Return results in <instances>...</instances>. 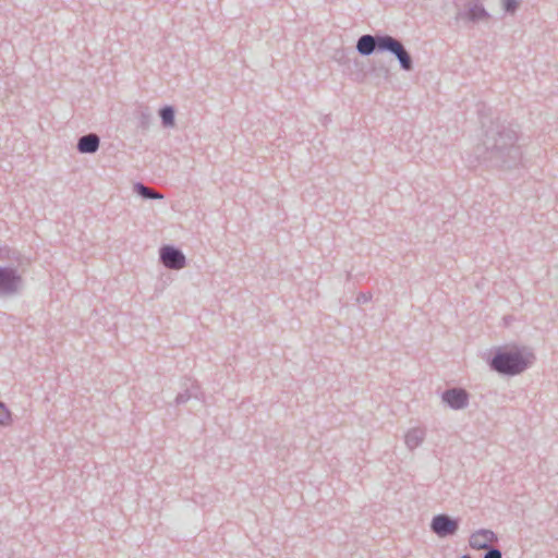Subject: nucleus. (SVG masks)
I'll return each instance as SVG.
<instances>
[{"mask_svg":"<svg viewBox=\"0 0 558 558\" xmlns=\"http://www.w3.org/2000/svg\"><path fill=\"white\" fill-rule=\"evenodd\" d=\"M21 286L22 277L15 268L0 266V295H14Z\"/></svg>","mask_w":558,"mask_h":558,"instance_id":"obj_6","label":"nucleus"},{"mask_svg":"<svg viewBox=\"0 0 558 558\" xmlns=\"http://www.w3.org/2000/svg\"><path fill=\"white\" fill-rule=\"evenodd\" d=\"M490 17H492L490 13L478 1L470 2L466 10L459 12L457 15L458 21H466V22H472V23L487 21Z\"/></svg>","mask_w":558,"mask_h":558,"instance_id":"obj_8","label":"nucleus"},{"mask_svg":"<svg viewBox=\"0 0 558 558\" xmlns=\"http://www.w3.org/2000/svg\"><path fill=\"white\" fill-rule=\"evenodd\" d=\"M460 522V518H453L447 513H438L433 517L429 527L439 538H445L457 534Z\"/></svg>","mask_w":558,"mask_h":558,"instance_id":"obj_4","label":"nucleus"},{"mask_svg":"<svg viewBox=\"0 0 558 558\" xmlns=\"http://www.w3.org/2000/svg\"><path fill=\"white\" fill-rule=\"evenodd\" d=\"M161 264L172 270H180L186 265V257L183 252L173 245H163L159 250Z\"/></svg>","mask_w":558,"mask_h":558,"instance_id":"obj_7","label":"nucleus"},{"mask_svg":"<svg viewBox=\"0 0 558 558\" xmlns=\"http://www.w3.org/2000/svg\"><path fill=\"white\" fill-rule=\"evenodd\" d=\"M484 550L483 558H502L501 550L496 546H490Z\"/></svg>","mask_w":558,"mask_h":558,"instance_id":"obj_18","label":"nucleus"},{"mask_svg":"<svg viewBox=\"0 0 558 558\" xmlns=\"http://www.w3.org/2000/svg\"><path fill=\"white\" fill-rule=\"evenodd\" d=\"M404 441H405L407 447L410 450H414L415 448H417L418 447V429L417 428L410 429L404 436Z\"/></svg>","mask_w":558,"mask_h":558,"instance_id":"obj_15","label":"nucleus"},{"mask_svg":"<svg viewBox=\"0 0 558 558\" xmlns=\"http://www.w3.org/2000/svg\"><path fill=\"white\" fill-rule=\"evenodd\" d=\"M134 191L145 199H162L163 195L148 186H146L142 182H137L134 184Z\"/></svg>","mask_w":558,"mask_h":558,"instance_id":"obj_14","label":"nucleus"},{"mask_svg":"<svg viewBox=\"0 0 558 558\" xmlns=\"http://www.w3.org/2000/svg\"><path fill=\"white\" fill-rule=\"evenodd\" d=\"M460 558H473V557L471 555H469V554H464Z\"/></svg>","mask_w":558,"mask_h":558,"instance_id":"obj_20","label":"nucleus"},{"mask_svg":"<svg viewBox=\"0 0 558 558\" xmlns=\"http://www.w3.org/2000/svg\"><path fill=\"white\" fill-rule=\"evenodd\" d=\"M184 391L178 393L175 397V404L181 405L186 403L191 399H202L203 393L201 391V388L195 380H192L190 378H186L183 383Z\"/></svg>","mask_w":558,"mask_h":558,"instance_id":"obj_10","label":"nucleus"},{"mask_svg":"<svg viewBox=\"0 0 558 558\" xmlns=\"http://www.w3.org/2000/svg\"><path fill=\"white\" fill-rule=\"evenodd\" d=\"M420 441L422 442L423 441V433L421 432V438H420Z\"/></svg>","mask_w":558,"mask_h":558,"instance_id":"obj_21","label":"nucleus"},{"mask_svg":"<svg viewBox=\"0 0 558 558\" xmlns=\"http://www.w3.org/2000/svg\"><path fill=\"white\" fill-rule=\"evenodd\" d=\"M372 300V294L366 292H360L356 296L357 303H367Z\"/></svg>","mask_w":558,"mask_h":558,"instance_id":"obj_19","label":"nucleus"},{"mask_svg":"<svg viewBox=\"0 0 558 558\" xmlns=\"http://www.w3.org/2000/svg\"><path fill=\"white\" fill-rule=\"evenodd\" d=\"M535 359L529 348L513 344L493 348L487 354L486 362L492 371L512 377L526 371Z\"/></svg>","mask_w":558,"mask_h":558,"instance_id":"obj_2","label":"nucleus"},{"mask_svg":"<svg viewBox=\"0 0 558 558\" xmlns=\"http://www.w3.org/2000/svg\"><path fill=\"white\" fill-rule=\"evenodd\" d=\"M12 414L8 407L0 401V426H9L12 424Z\"/></svg>","mask_w":558,"mask_h":558,"instance_id":"obj_16","label":"nucleus"},{"mask_svg":"<svg viewBox=\"0 0 558 558\" xmlns=\"http://www.w3.org/2000/svg\"><path fill=\"white\" fill-rule=\"evenodd\" d=\"M486 105L478 104L481 134L477 150L480 158L489 167L498 169L515 168L523 158L519 141L521 129L519 124L486 114Z\"/></svg>","mask_w":558,"mask_h":558,"instance_id":"obj_1","label":"nucleus"},{"mask_svg":"<svg viewBox=\"0 0 558 558\" xmlns=\"http://www.w3.org/2000/svg\"><path fill=\"white\" fill-rule=\"evenodd\" d=\"M100 146V137L96 133H88L78 138L76 149L81 154H95Z\"/></svg>","mask_w":558,"mask_h":558,"instance_id":"obj_11","label":"nucleus"},{"mask_svg":"<svg viewBox=\"0 0 558 558\" xmlns=\"http://www.w3.org/2000/svg\"><path fill=\"white\" fill-rule=\"evenodd\" d=\"M137 128L147 131L153 123V114L147 106H140L136 109Z\"/></svg>","mask_w":558,"mask_h":558,"instance_id":"obj_12","label":"nucleus"},{"mask_svg":"<svg viewBox=\"0 0 558 558\" xmlns=\"http://www.w3.org/2000/svg\"><path fill=\"white\" fill-rule=\"evenodd\" d=\"M161 124L166 129H172L175 125V108L171 105L161 107L158 111Z\"/></svg>","mask_w":558,"mask_h":558,"instance_id":"obj_13","label":"nucleus"},{"mask_svg":"<svg viewBox=\"0 0 558 558\" xmlns=\"http://www.w3.org/2000/svg\"><path fill=\"white\" fill-rule=\"evenodd\" d=\"M498 536L497 534L487 529H480L471 534L469 543L471 548L480 550V549H486L492 545V543H497Z\"/></svg>","mask_w":558,"mask_h":558,"instance_id":"obj_9","label":"nucleus"},{"mask_svg":"<svg viewBox=\"0 0 558 558\" xmlns=\"http://www.w3.org/2000/svg\"><path fill=\"white\" fill-rule=\"evenodd\" d=\"M355 49L359 54L368 57L374 53H389L395 57L403 71L413 69L410 52L398 38L388 34H365L357 38Z\"/></svg>","mask_w":558,"mask_h":558,"instance_id":"obj_3","label":"nucleus"},{"mask_svg":"<svg viewBox=\"0 0 558 558\" xmlns=\"http://www.w3.org/2000/svg\"><path fill=\"white\" fill-rule=\"evenodd\" d=\"M506 14L513 15L520 8V0H500Z\"/></svg>","mask_w":558,"mask_h":558,"instance_id":"obj_17","label":"nucleus"},{"mask_svg":"<svg viewBox=\"0 0 558 558\" xmlns=\"http://www.w3.org/2000/svg\"><path fill=\"white\" fill-rule=\"evenodd\" d=\"M471 395L463 387H449L440 392L441 402L450 410H464L470 404Z\"/></svg>","mask_w":558,"mask_h":558,"instance_id":"obj_5","label":"nucleus"}]
</instances>
